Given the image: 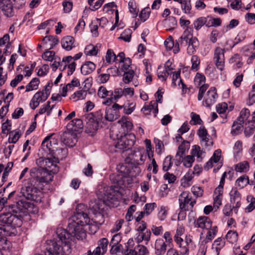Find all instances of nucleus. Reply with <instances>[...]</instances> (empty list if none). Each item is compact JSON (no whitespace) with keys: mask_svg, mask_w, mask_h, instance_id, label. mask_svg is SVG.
Here are the masks:
<instances>
[{"mask_svg":"<svg viewBox=\"0 0 255 255\" xmlns=\"http://www.w3.org/2000/svg\"><path fill=\"white\" fill-rule=\"evenodd\" d=\"M66 127L67 130H70L72 132L74 131H78L83 127V121L80 119H75L71 121L67 125Z\"/></svg>","mask_w":255,"mask_h":255,"instance_id":"obj_17","label":"nucleus"},{"mask_svg":"<svg viewBox=\"0 0 255 255\" xmlns=\"http://www.w3.org/2000/svg\"><path fill=\"white\" fill-rule=\"evenodd\" d=\"M187 45V52L190 55H192L196 52L199 47V42L198 39L196 37H194L190 40Z\"/></svg>","mask_w":255,"mask_h":255,"instance_id":"obj_21","label":"nucleus"},{"mask_svg":"<svg viewBox=\"0 0 255 255\" xmlns=\"http://www.w3.org/2000/svg\"><path fill=\"white\" fill-rule=\"evenodd\" d=\"M191 189L193 194L197 197L202 196L204 191L201 187L193 186Z\"/></svg>","mask_w":255,"mask_h":255,"instance_id":"obj_62","label":"nucleus"},{"mask_svg":"<svg viewBox=\"0 0 255 255\" xmlns=\"http://www.w3.org/2000/svg\"><path fill=\"white\" fill-rule=\"evenodd\" d=\"M0 222L5 226L11 227L12 231L13 232L16 227L21 225L22 222L15 215L6 213L0 215Z\"/></svg>","mask_w":255,"mask_h":255,"instance_id":"obj_5","label":"nucleus"},{"mask_svg":"<svg viewBox=\"0 0 255 255\" xmlns=\"http://www.w3.org/2000/svg\"><path fill=\"white\" fill-rule=\"evenodd\" d=\"M230 202L234 203L235 201H241V195L236 187H233L230 192Z\"/></svg>","mask_w":255,"mask_h":255,"instance_id":"obj_29","label":"nucleus"},{"mask_svg":"<svg viewBox=\"0 0 255 255\" xmlns=\"http://www.w3.org/2000/svg\"><path fill=\"white\" fill-rule=\"evenodd\" d=\"M51 136H47L45 138L41 143V149L45 152L47 154L51 155H57L59 153V151L66 152V149L64 148L58 149L56 145L57 144V141L54 139L53 141H49Z\"/></svg>","mask_w":255,"mask_h":255,"instance_id":"obj_4","label":"nucleus"},{"mask_svg":"<svg viewBox=\"0 0 255 255\" xmlns=\"http://www.w3.org/2000/svg\"><path fill=\"white\" fill-rule=\"evenodd\" d=\"M58 154L51 155L53 158L48 157L45 159L43 161L44 162L45 168H39L38 169H45L47 172V175H46V178L48 179L50 178V174L49 172L51 171L53 173L55 174L57 173L59 171L58 167L56 164L57 163L59 162V159L58 157H56V156H58Z\"/></svg>","mask_w":255,"mask_h":255,"instance_id":"obj_8","label":"nucleus"},{"mask_svg":"<svg viewBox=\"0 0 255 255\" xmlns=\"http://www.w3.org/2000/svg\"><path fill=\"white\" fill-rule=\"evenodd\" d=\"M128 7L130 12L135 16H136L138 12V9H137L136 7L135 2L133 0H130L128 2Z\"/></svg>","mask_w":255,"mask_h":255,"instance_id":"obj_60","label":"nucleus"},{"mask_svg":"<svg viewBox=\"0 0 255 255\" xmlns=\"http://www.w3.org/2000/svg\"><path fill=\"white\" fill-rule=\"evenodd\" d=\"M171 159L172 157L170 155H168L165 158L162 164V169L164 172L168 171L172 166Z\"/></svg>","mask_w":255,"mask_h":255,"instance_id":"obj_42","label":"nucleus"},{"mask_svg":"<svg viewBox=\"0 0 255 255\" xmlns=\"http://www.w3.org/2000/svg\"><path fill=\"white\" fill-rule=\"evenodd\" d=\"M87 123V128H90L88 132L91 133H94L95 131L92 129V125L94 124V122H96L95 116L93 113H90L85 115L83 116Z\"/></svg>","mask_w":255,"mask_h":255,"instance_id":"obj_23","label":"nucleus"},{"mask_svg":"<svg viewBox=\"0 0 255 255\" xmlns=\"http://www.w3.org/2000/svg\"><path fill=\"white\" fill-rule=\"evenodd\" d=\"M97 194L103 200L106 206L115 207L119 204V200L115 196V192L111 188L107 187L99 189Z\"/></svg>","mask_w":255,"mask_h":255,"instance_id":"obj_3","label":"nucleus"},{"mask_svg":"<svg viewBox=\"0 0 255 255\" xmlns=\"http://www.w3.org/2000/svg\"><path fill=\"white\" fill-rule=\"evenodd\" d=\"M192 67L191 69L197 71L198 69V66L200 64V60L197 55H193L191 58Z\"/></svg>","mask_w":255,"mask_h":255,"instance_id":"obj_59","label":"nucleus"},{"mask_svg":"<svg viewBox=\"0 0 255 255\" xmlns=\"http://www.w3.org/2000/svg\"><path fill=\"white\" fill-rule=\"evenodd\" d=\"M209 230L206 237V243L211 241L214 238L217 232V227L214 226Z\"/></svg>","mask_w":255,"mask_h":255,"instance_id":"obj_48","label":"nucleus"},{"mask_svg":"<svg viewBox=\"0 0 255 255\" xmlns=\"http://www.w3.org/2000/svg\"><path fill=\"white\" fill-rule=\"evenodd\" d=\"M196 202L195 200H191V197L189 196L188 192H183L179 196V203L181 210L192 211Z\"/></svg>","mask_w":255,"mask_h":255,"instance_id":"obj_7","label":"nucleus"},{"mask_svg":"<svg viewBox=\"0 0 255 255\" xmlns=\"http://www.w3.org/2000/svg\"><path fill=\"white\" fill-rule=\"evenodd\" d=\"M151 232L150 230H146L142 232H139L136 237V240L138 243H140L142 241H149L150 239Z\"/></svg>","mask_w":255,"mask_h":255,"instance_id":"obj_30","label":"nucleus"},{"mask_svg":"<svg viewBox=\"0 0 255 255\" xmlns=\"http://www.w3.org/2000/svg\"><path fill=\"white\" fill-rule=\"evenodd\" d=\"M191 120L190 121V124L192 125H201L203 123L199 115L195 113L192 112L191 113Z\"/></svg>","mask_w":255,"mask_h":255,"instance_id":"obj_43","label":"nucleus"},{"mask_svg":"<svg viewBox=\"0 0 255 255\" xmlns=\"http://www.w3.org/2000/svg\"><path fill=\"white\" fill-rule=\"evenodd\" d=\"M167 244L162 239H157L155 243V253L156 255H164L167 248Z\"/></svg>","mask_w":255,"mask_h":255,"instance_id":"obj_18","label":"nucleus"},{"mask_svg":"<svg viewBox=\"0 0 255 255\" xmlns=\"http://www.w3.org/2000/svg\"><path fill=\"white\" fill-rule=\"evenodd\" d=\"M75 39L73 37L67 36L63 37L61 40V45L63 48L67 51L71 50L73 47H75L74 43Z\"/></svg>","mask_w":255,"mask_h":255,"instance_id":"obj_20","label":"nucleus"},{"mask_svg":"<svg viewBox=\"0 0 255 255\" xmlns=\"http://www.w3.org/2000/svg\"><path fill=\"white\" fill-rule=\"evenodd\" d=\"M212 222L209 217L201 216L196 221L195 226L196 227L209 230L212 227Z\"/></svg>","mask_w":255,"mask_h":255,"instance_id":"obj_16","label":"nucleus"},{"mask_svg":"<svg viewBox=\"0 0 255 255\" xmlns=\"http://www.w3.org/2000/svg\"><path fill=\"white\" fill-rule=\"evenodd\" d=\"M192 31V27L188 26L187 27L178 40V46L180 45L181 46L185 47L187 45L190 40L194 37Z\"/></svg>","mask_w":255,"mask_h":255,"instance_id":"obj_14","label":"nucleus"},{"mask_svg":"<svg viewBox=\"0 0 255 255\" xmlns=\"http://www.w3.org/2000/svg\"><path fill=\"white\" fill-rule=\"evenodd\" d=\"M98 52L97 46L92 44L87 45L85 49V53L90 56H96Z\"/></svg>","mask_w":255,"mask_h":255,"instance_id":"obj_40","label":"nucleus"},{"mask_svg":"<svg viewBox=\"0 0 255 255\" xmlns=\"http://www.w3.org/2000/svg\"><path fill=\"white\" fill-rule=\"evenodd\" d=\"M134 134L129 133L122 136L116 144V147L122 150H128L131 148L135 142Z\"/></svg>","mask_w":255,"mask_h":255,"instance_id":"obj_6","label":"nucleus"},{"mask_svg":"<svg viewBox=\"0 0 255 255\" xmlns=\"http://www.w3.org/2000/svg\"><path fill=\"white\" fill-rule=\"evenodd\" d=\"M238 234L236 231H229L227 233L226 238L227 240L231 243H234L238 240Z\"/></svg>","mask_w":255,"mask_h":255,"instance_id":"obj_41","label":"nucleus"},{"mask_svg":"<svg viewBox=\"0 0 255 255\" xmlns=\"http://www.w3.org/2000/svg\"><path fill=\"white\" fill-rule=\"evenodd\" d=\"M132 31L130 29H127L122 33L119 39H122L126 42H129L131 39Z\"/></svg>","mask_w":255,"mask_h":255,"instance_id":"obj_45","label":"nucleus"},{"mask_svg":"<svg viewBox=\"0 0 255 255\" xmlns=\"http://www.w3.org/2000/svg\"><path fill=\"white\" fill-rule=\"evenodd\" d=\"M86 82V80L84 82V83H85V85L82 90L76 91L71 96L72 99H76V101H77L79 100H83L86 98L87 94V91L91 86L90 84L87 86Z\"/></svg>","mask_w":255,"mask_h":255,"instance_id":"obj_19","label":"nucleus"},{"mask_svg":"<svg viewBox=\"0 0 255 255\" xmlns=\"http://www.w3.org/2000/svg\"><path fill=\"white\" fill-rule=\"evenodd\" d=\"M150 10L149 7L143 8L140 12L139 17L141 21H145L149 17Z\"/></svg>","mask_w":255,"mask_h":255,"instance_id":"obj_54","label":"nucleus"},{"mask_svg":"<svg viewBox=\"0 0 255 255\" xmlns=\"http://www.w3.org/2000/svg\"><path fill=\"white\" fill-rule=\"evenodd\" d=\"M209 18V16L207 17H200L196 19L193 22V25L195 29L196 30H199L205 24L206 26L207 19Z\"/></svg>","mask_w":255,"mask_h":255,"instance_id":"obj_32","label":"nucleus"},{"mask_svg":"<svg viewBox=\"0 0 255 255\" xmlns=\"http://www.w3.org/2000/svg\"><path fill=\"white\" fill-rule=\"evenodd\" d=\"M247 199L248 201L250 199V203L246 208L245 212L246 213H250L255 209V198L252 196H249Z\"/></svg>","mask_w":255,"mask_h":255,"instance_id":"obj_49","label":"nucleus"},{"mask_svg":"<svg viewBox=\"0 0 255 255\" xmlns=\"http://www.w3.org/2000/svg\"><path fill=\"white\" fill-rule=\"evenodd\" d=\"M134 249L136 255H146L148 253L147 248L142 245H138Z\"/></svg>","mask_w":255,"mask_h":255,"instance_id":"obj_55","label":"nucleus"},{"mask_svg":"<svg viewBox=\"0 0 255 255\" xmlns=\"http://www.w3.org/2000/svg\"><path fill=\"white\" fill-rule=\"evenodd\" d=\"M49 50L47 48L46 51L42 54V57L44 60L52 61L55 53L53 51H49Z\"/></svg>","mask_w":255,"mask_h":255,"instance_id":"obj_56","label":"nucleus"},{"mask_svg":"<svg viewBox=\"0 0 255 255\" xmlns=\"http://www.w3.org/2000/svg\"><path fill=\"white\" fill-rule=\"evenodd\" d=\"M84 206L83 205H78L77 213L69 220L68 232L62 228H59L56 230L58 239L65 245H68L75 237L78 240L86 238V233L83 227L88 224L90 219L87 213L80 211L79 208Z\"/></svg>","mask_w":255,"mask_h":255,"instance_id":"obj_1","label":"nucleus"},{"mask_svg":"<svg viewBox=\"0 0 255 255\" xmlns=\"http://www.w3.org/2000/svg\"><path fill=\"white\" fill-rule=\"evenodd\" d=\"M250 116V112L248 109H243L240 112V116L238 117L237 120L244 123V121L247 120Z\"/></svg>","mask_w":255,"mask_h":255,"instance_id":"obj_50","label":"nucleus"},{"mask_svg":"<svg viewBox=\"0 0 255 255\" xmlns=\"http://www.w3.org/2000/svg\"><path fill=\"white\" fill-rule=\"evenodd\" d=\"M98 96L102 99H104L108 96H113V92L112 91H108L105 87L101 86L98 91Z\"/></svg>","mask_w":255,"mask_h":255,"instance_id":"obj_34","label":"nucleus"},{"mask_svg":"<svg viewBox=\"0 0 255 255\" xmlns=\"http://www.w3.org/2000/svg\"><path fill=\"white\" fill-rule=\"evenodd\" d=\"M245 19L250 24L255 23V13H247L245 16Z\"/></svg>","mask_w":255,"mask_h":255,"instance_id":"obj_64","label":"nucleus"},{"mask_svg":"<svg viewBox=\"0 0 255 255\" xmlns=\"http://www.w3.org/2000/svg\"><path fill=\"white\" fill-rule=\"evenodd\" d=\"M221 24V20L220 18H213L209 16L207 19L206 26L210 27L211 26H219Z\"/></svg>","mask_w":255,"mask_h":255,"instance_id":"obj_36","label":"nucleus"},{"mask_svg":"<svg viewBox=\"0 0 255 255\" xmlns=\"http://www.w3.org/2000/svg\"><path fill=\"white\" fill-rule=\"evenodd\" d=\"M249 183V178L247 175H244L238 178L236 181V185L241 189H243Z\"/></svg>","mask_w":255,"mask_h":255,"instance_id":"obj_33","label":"nucleus"},{"mask_svg":"<svg viewBox=\"0 0 255 255\" xmlns=\"http://www.w3.org/2000/svg\"><path fill=\"white\" fill-rule=\"evenodd\" d=\"M194 161V157L193 155H187L182 159L184 166L187 168L191 167Z\"/></svg>","mask_w":255,"mask_h":255,"instance_id":"obj_51","label":"nucleus"},{"mask_svg":"<svg viewBox=\"0 0 255 255\" xmlns=\"http://www.w3.org/2000/svg\"><path fill=\"white\" fill-rule=\"evenodd\" d=\"M121 240L122 236L120 234H117L113 236L110 244V246L112 247L111 252H114L113 249L114 247L118 245Z\"/></svg>","mask_w":255,"mask_h":255,"instance_id":"obj_44","label":"nucleus"},{"mask_svg":"<svg viewBox=\"0 0 255 255\" xmlns=\"http://www.w3.org/2000/svg\"><path fill=\"white\" fill-rule=\"evenodd\" d=\"M116 59L117 57L114 51L112 49H109L107 51L106 56V61L109 63H111L112 61H116Z\"/></svg>","mask_w":255,"mask_h":255,"instance_id":"obj_52","label":"nucleus"},{"mask_svg":"<svg viewBox=\"0 0 255 255\" xmlns=\"http://www.w3.org/2000/svg\"><path fill=\"white\" fill-rule=\"evenodd\" d=\"M58 42L59 40L56 37L49 35L45 36L43 38L42 44L47 45L49 43L50 47L48 49H51L57 45Z\"/></svg>","mask_w":255,"mask_h":255,"instance_id":"obj_24","label":"nucleus"},{"mask_svg":"<svg viewBox=\"0 0 255 255\" xmlns=\"http://www.w3.org/2000/svg\"><path fill=\"white\" fill-rule=\"evenodd\" d=\"M122 107L118 104L115 103L112 107L107 108L105 110V119L109 122H113L120 117L119 110Z\"/></svg>","mask_w":255,"mask_h":255,"instance_id":"obj_9","label":"nucleus"},{"mask_svg":"<svg viewBox=\"0 0 255 255\" xmlns=\"http://www.w3.org/2000/svg\"><path fill=\"white\" fill-rule=\"evenodd\" d=\"M13 164L12 162L7 163L6 167L4 169V172L2 176V182H4L6 181V179L8 176L9 171L11 170Z\"/></svg>","mask_w":255,"mask_h":255,"instance_id":"obj_53","label":"nucleus"},{"mask_svg":"<svg viewBox=\"0 0 255 255\" xmlns=\"http://www.w3.org/2000/svg\"><path fill=\"white\" fill-rule=\"evenodd\" d=\"M39 83V80L37 78H34L26 86V92H29L37 89Z\"/></svg>","mask_w":255,"mask_h":255,"instance_id":"obj_39","label":"nucleus"},{"mask_svg":"<svg viewBox=\"0 0 255 255\" xmlns=\"http://www.w3.org/2000/svg\"><path fill=\"white\" fill-rule=\"evenodd\" d=\"M134 75V72L133 70H129L127 72H125L123 76V81L127 84L130 82Z\"/></svg>","mask_w":255,"mask_h":255,"instance_id":"obj_46","label":"nucleus"},{"mask_svg":"<svg viewBox=\"0 0 255 255\" xmlns=\"http://www.w3.org/2000/svg\"><path fill=\"white\" fill-rule=\"evenodd\" d=\"M47 172L43 169H32L30 171L31 178L24 181L21 188L20 193L26 199L40 202L43 183L48 182L46 178Z\"/></svg>","mask_w":255,"mask_h":255,"instance_id":"obj_2","label":"nucleus"},{"mask_svg":"<svg viewBox=\"0 0 255 255\" xmlns=\"http://www.w3.org/2000/svg\"><path fill=\"white\" fill-rule=\"evenodd\" d=\"M156 207L155 203H147L145 205L144 207L145 213L146 215H149L152 211Z\"/></svg>","mask_w":255,"mask_h":255,"instance_id":"obj_58","label":"nucleus"},{"mask_svg":"<svg viewBox=\"0 0 255 255\" xmlns=\"http://www.w3.org/2000/svg\"><path fill=\"white\" fill-rule=\"evenodd\" d=\"M146 158V154L142 153L141 152H137L134 153L132 160L137 165L142 164Z\"/></svg>","mask_w":255,"mask_h":255,"instance_id":"obj_25","label":"nucleus"},{"mask_svg":"<svg viewBox=\"0 0 255 255\" xmlns=\"http://www.w3.org/2000/svg\"><path fill=\"white\" fill-rule=\"evenodd\" d=\"M217 97L218 95L216 88L211 87L208 91L205 100L203 102V105L207 107H210L215 103Z\"/></svg>","mask_w":255,"mask_h":255,"instance_id":"obj_13","label":"nucleus"},{"mask_svg":"<svg viewBox=\"0 0 255 255\" xmlns=\"http://www.w3.org/2000/svg\"><path fill=\"white\" fill-rule=\"evenodd\" d=\"M119 123L123 128H126L127 130H130L132 128V124L129 121H128L127 118L123 117L119 121Z\"/></svg>","mask_w":255,"mask_h":255,"instance_id":"obj_47","label":"nucleus"},{"mask_svg":"<svg viewBox=\"0 0 255 255\" xmlns=\"http://www.w3.org/2000/svg\"><path fill=\"white\" fill-rule=\"evenodd\" d=\"M189 148V142L187 141H183L178 147V151L176 153V156L182 157L185 154L186 149Z\"/></svg>","mask_w":255,"mask_h":255,"instance_id":"obj_35","label":"nucleus"},{"mask_svg":"<svg viewBox=\"0 0 255 255\" xmlns=\"http://www.w3.org/2000/svg\"><path fill=\"white\" fill-rule=\"evenodd\" d=\"M96 120L94 124L92 125V129L96 131L98 129L99 123L102 121L103 119V111L101 110L97 111L94 114Z\"/></svg>","mask_w":255,"mask_h":255,"instance_id":"obj_28","label":"nucleus"},{"mask_svg":"<svg viewBox=\"0 0 255 255\" xmlns=\"http://www.w3.org/2000/svg\"><path fill=\"white\" fill-rule=\"evenodd\" d=\"M96 65L93 62L87 61L82 65L81 72L84 75H87L94 71Z\"/></svg>","mask_w":255,"mask_h":255,"instance_id":"obj_22","label":"nucleus"},{"mask_svg":"<svg viewBox=\"0 0 255 255\" xmlns=\"http://www.w3.org/2000/svg\"><path fill=\"white\" fill-rule=\"evenodd\" d=\"M109 241L107 238H102L98 242V246L101 248L103 253H105L107 251Z\"/></svg>","mask_w":255,"mask_h":255,"instance_id":"obj_57","label":"nucleus"},{"mask_svg":"<svg viewBox=\"0 0 255 255\" xmlns=\"http://www.w3.org/2000/svg\"><path fill=\"white\" fill-rule=\"evenodd\" d=\"M135 106L136 104L132 102L131 103H125L123 106H121V107H122V109H124V112L125 114L129 115L133 111Z\"/></svg>","mask_w":255,"mask_h":255,"instance_id":"obj_38","label":"nucleus"},{"mask_svg":"<svg viewBox=\"0 0 255 255\" xmlns=\"http://www.w3.org/2000/svg\"><path fill=\"white\" fill-rule=\"evenodd\" d=\"M204 152L201 150L200 147L199 145H195L193 146L192 153L193 156H196L198 158H202V155Z\"/></svg>","mask_w":255,"mask_h":255,"instance_id":"obj_61","label":"nucleus"},{"mask_svg":"<svg viewBox=\"0 0 255 255\" xmlns=\"http://www.w3.org/2000/svg\"><path fill=\"white\" fill-rule=\"evenodd\" d=\"M243 124L244 123L239 122L238 120L235 121L232 127L231 134L233 135H237L240 133L242 131Z\"/></svg>","mask_w":255,"mask_h":255,"instance_id":"obj_27","label":"nucleus"},{"mask_svg":"<svg viewBox=\"0 0 255 255\" xmlns=\"http://www.w3.org/2000/svg\"><path fill=\"white\" fill-rule=\"evenodd\" d=\"M225 50L220 47L216 48L214 51V60L217 68L220 71L224 69L225 66Z\"/></svg>","mask_w":255,"mask_h":255,"instance_id":"obj_10","label":"nucleus"},{"mask_svg":"<svg viewBox=\"0 0 255 255\" xmlns=\"http://www.w3.org/2000/svg\"><path fill=\"white\" fill-rule=\"evenodd\" d=\"M250 168L249 163L247 161L241 162L235 165V169L239 172H247Z\"/></svg>","mask_w":255,"mask_h":255,"instance_id":"obj_26","label":"nucleus"},{"mask_svg":"<svg viewBox=\"0 0 255 255\" xmlns=\"http://www.w3.org/2000/svg\"><path fill=\"white\" fill-rule=\"evenodd\" d=\"M77 135L75 133L70 130L65 131L61 135L62 142L67 146L73 147L77 141Z\"/></svg>","mask_w":255,"mask_h":255,"instance_id":"obj_11","label":"nucleus"},{"mask_svg":"<svg viewBox=\"0 0 255 255\" xmlns=\"http://www.w3.org/2000/svg\"><path fill=\"white\" fill-rule=\"evenodd\" d=\"M106 206L103 200L99 196L98 200L95 201V202H91L90 204V207L93 214L102 218L103 217L102 213Z\"/></svg>","mask_w":255,"mask_h":255,"instance_id":"obj_12","label":"nucleus"},{"mask_svg":"<svg viewBox=\"0 0 255 255\" xmlns=\"http://www.w3.org/2000/svg\"><path fill=\"white\" fill-rule=\"evenodd\" d=\"M165 24L171 28H173L177 24L176 18L173 16H169L164 20Z\"/></svg>","mask_w":255,"mask_h":255,"instance_id":"obj_63","label":"nucleus"},{"mask_svg":"<svg viewBox=\"0 0 255 255\" xmlns=\"http://www.w3.org/2000/svg\"><path fill=\"white\" fill-rule=\"evenodd\" d=\"M255 129V125L252 124V122L248 121V123L246 124L244 133L247 137H249L252 135Z\"/></svg>","mask_w":255,"mask_h":255,"instance_id":"obj_37","label":"nucleus"},{"mask_svg":"<svg viewBox=\"0 0 255 255\" xmlns=\"http://www.w3.org/2000/svg\"><path fill=\"white\" fill-rule=\"evenodd\" d=\"M0 8L6 16H11L13 15V6L10 0H0Z\"/></svg>","mask_w":255,"mask_h":255,"instance_id":"obj_15","label":"nucleus"},{"mask_svg":"<svg viewBox=\"0 0 255 255\" xmlns=\"http://www.w3.org/2000/svg\"><path fill=\"white\" fill-rule=\"evenodd\" d=\"M13 234L11 227L0 224V237L11 236Z\"/></svg>","mask_w":255,"mask_h":255,"instance_id":"obj_31","label":"nucleus"}]
</instances>
